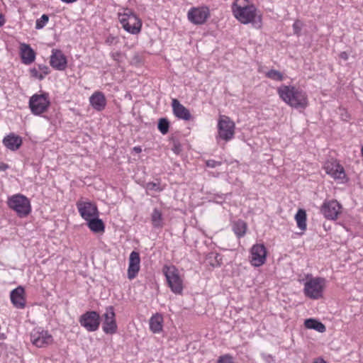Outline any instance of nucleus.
Returning a JSON list of instances; mask_svg holds the SVG:
<instances>
[{
	"instance_id": "nucleus-1",
	"label": "nucleus",
	"mask_w": 363,
	"mask_h": 363,
	"mask_svg": "<svg viewBox=\"0 0 363 363\" xmlns=\"http://www.w3.org/2000/svg\"><path fill=\"white\" fill-rule=\"evenodd\" d=\"M234 17L242 24L252 23L254 26L260 27L262 15L253 4L248 0H236L231 6Z\"/></svg>"
},
{
	"instance_id": "nucleus-2",
	"label": "nucleus",
	"mask_w": 363,
	"mask_h": 363,
	"mask_svg": "<svg viewBox=\"0 0 363 363\" xmlns=\"http://www.w3.org/2000/svg\"><path fill=\"white\" fill-rule=\"evenodd\" d=\"M280 98L287 104L296 108H304L307 106L305 92L292 86H281L278 90Z\"/></svg>"
},
{
	"instance_id": "nucleus-3",
	"label": "nucleus",
	"mask_w": 363,
	"mask_h": 363,
	"mask_svg": "<svg viewBox=\"0 0 363 363\" xmlns=\"http://www.w3.org/2000/svg\"><path fill=\"white\" fill-rule=\"evenodd\" d=\"M6 203L8 207L21 218L27 217L32 211L30 199L21 194H16L8 197Z\"/></svg>"
},
{
	"instance_id": "nucleus-4",
	"label": "nucleus",
	"mask_w": 363,
	"mask_h": 363,
	"mask_svg": "<svg viewBox=\"0 0 363 363\" xmlns=\"http://www.w3.org/2000/svg\"><path fill=\"white\" fill-rule=\"evenodd\" d=\"M118 20L128 33L137 35L141 31L142 21L131 9H125L122 13H119Z\"/></svg>"
},
{
	"instance_id": "nucleus-5",
	"label": "nucleus",
	"mask_w": 363,
	"mask_h": 363,
	"mask_svg": "<svg viewBox=\"0 0 363 363\" xmlns=\"http://www.w3.org/2000/svg\"><path fill=\"white\" fill-rule=\"evenodd\" d=\"M50 104L48 94L43 93L41 94H33L29 100V108L31 113L36 116H40L45 112Z\"/></svg>"
},
{
	"instance_id": "nucleus-6",
	"label": "nucleus",
	"mask_w": 363,
	"mask_h": 363,
	"mask_svg": "<svg viewBox=\"0 0 363 363\" xmlns=\"http://www.w3.org/2000/svg\"><path fill=\"white\" fill-rule=\"evenodd\" d=\"M325 172L333 178L338 184H345L348 178L344 167L337 161H328L324 164Z\"/></svg>"
},
{
	"instance_id": "nucleus-7",
	"label": "nucleus",
	"mask_w": 363,
	"mask_h": 363,
	"mask_svg": "<svg viewBox=\"0 0 363 363\" xmlns=\"http://www.w3.org/2000/svg\"><path fill=\"white\" fill-rule=\"evenodd\" d=\"M30 341L37 347H45L52 345L54 339L48 330L37 328L30 333Z\"/></svg>"
},
{
	"instance_id": "nucleus-8",
	"label": "nucleus",
	"mask_w": 363,
	"mask_h": 363,
	"mask_svg": "<svg viewBox=\"0 0 363 363\" xmlns=\"http://www.w3.org/2000/svg\"><path fill=\"white\" fill-rule=\"evenodd\" d=\"M164 274L172 292L181 294L183 289V280L179 276L178 270L174 266L166 267Z\"/></svg>"
},
{
	"instance_id": "nucleus-9",
	"label": "nucleus",
	"mask_w": 363,
	"mask_h": 363,
	"mask_svg": "<svg viewBox=\"0 0 363 363\" xmlns=\"http://www.w3.org/2000/svg\"><path fill=\"white\" fill-rule=\"evenodd\" d=\"M235 123L228 116H220L218 123V136L223 140H231L235 133Z\"/></svg>"
},
{
	"instance_id": "nucleus-10",
	"label": "nucleus",
	"mask_w": 363,
	"mask_h": 363,
	"mask_svg": "<svg viewBox=\"0 0 363 363\" xmlns=\"http://www.w3.org/2000/svg\"><path fill=\"white\" fill-rule=\"evenodd\" d=\"M210 17V10L208 6L191 8L187 13L188 20L194 25H203Z\"/></svg>"
},
{
	"instance_id": "nucleus-11",
	"label": "nucleus",
	"mask_w": 363,
	"mask_h": 363,
	"mask_svg": "<svg viewBox=\"0 0 363 363\" xmlns=\"http://www.w3.org/2000/svg\"><path fill=\"white\" fill-rule=\"evenodd\" d=\"M102 330L106 334L113 335L117 332L118 325L116 320V313L113 306L106 308L102 315Z\"/></svg>"
},
{
	"instance_id": "nucleus-12",
	"label": "nucleus",
	"mask_w": 363,
	"mask_h": 363,
	"mask_svg": "<svg viewBox=\"0 0 363 363\" xmlns=\"http://www.w3.org/2000/svg\"><path fill=\"white\" fill-rule=\"evenodd\" d=\"M79 322L88 332H94L99 328L100 315L96 311H87L79 317Z\"/></svg>"
},
{
	"instance_id": "nucleus-13",
	"label": "nucleus",
	"mask_w": 363,
	"mask_h": 363,
	"mask_svg": "<svg viewBox=\"0 0 363 363\" xmlns=\"http://www.w3.org/2000/svg\"><path fill=\"white\" fill-rule=\"evenodd\" d=\"M249 260L254 267H260L266 262L267 249L264 244H255L250 251Z\"/></svg>"
},
{
	"instance_id": "nucleus-14",
	"label": "nucleus",
	"mask_w": 363,
	"mask_h": 363,
	"mask_svg": "<svg viewBox=\"0 0 363 363\" xmlns=\"http://www.w3.org/2000/svg\"><path fill=\"white\" fill-rule=\"evenodd\" d=\"M76 206L80 216L86 221L99 216L97 206L91 201H79Z\"/></svg>"
},
{
	"instance_id": "nucleus-15",
	"label": "nucleus",
	"mask_w": 363,
	"mask_h": 363,
	"mask_svg": "<svg viewBox=\"0 0 363 363\" xmlns=\"http://www.w3.org/2000/svg\"><path fill=\"white\" fill-rule=\"evenodd\" d=\"M342 205L336 200H330L324 202L321 211L328 220H336L342 212Z\"/></svg>"
},
{
	"instance_id": "nucleus-16",
	"label": "nucleus",
	"mask_w": 363,
	"mask_h": 363,
	"mask_svg": "<svg viewBox=\"0 0 363 363\" xmlns=\"http://www.w3.org/2000/svg\"><path fill=\"white\" fill-rule=\"evenodd\" d=\"M50 65L55 70L64 71L67 67V59L62 50L52 49L50 57Z\"/></svg>"
},
{
	"instance_id": "nucleus-17",
	"label": "nucleus",
	"mask_w": 363,
	"mask_h": 363,
	"mask_svg": "<svg viewBox=\"0 0 363 363\" xmlns=\"http://www.w3.org/2000/svg\"><path fill=\"white\" fill-rule=\"evenodd\" d=\"M140 257L138 252H130L128 261V277L129 279L135 278L140 268Z\"/></svg>"
},
{
	"instance_id": "nucleus-18",
	"label": "nucleus",
	"mask_w": 363,
	"mask_h": 363,
	"mask_svg": "<svg viewBox=\"0 0 363 363\" xmlns=\"http://www.w3.org/2000/svg\"><path fill=\"white\" fill-rule=\"evenodd\" d=\"M19 55L23 64L29 65L32 64L36 58V53L30 45L25 43L20 44Z\"/></svg>"
},
{
	"instance_id": "nucleus-19",
	"label": "nucleus",
	"mask_w": 363,
	"mask_h": 363,
	"mask_svg": "<svg viewBox=\"0 0 363 363\" xmlns=\"http://www.w3.org/2000/svg\"><path fill=\"white\" fill-rule=\"evenodd\" d=\"M89 104L94 110L102 111L107 104L105 94L100 91H94L89 97Z\"/></svg>"
},
{
	"instance_id": "nucleus-20",
	"label": "nucleus",
	"mask_w": 363,
	"mask_h": 363,
	"mask_svg": "<svg viewBox=\"0 0 363 363\" xmlns=\"http://www.w3.org/2000/svg\"><path fill=\"white\" fill-rule=\"evenodd\" d=\"M172 107L174 115L179 119L189 121L191 115L189 111L183 106L177 99H174L172 101Z\"/></svg>"
},
{
	"instance_id": "nucleus-21",
	"label": "nucleus",
	"mask_w": 363,
	"mask_h": 363,
	"mask_svg": "<svg viewBox=\"0 0 363 363\" xmlns=\"http://www.w3.org/2000/svg\"><path fill=\"white\" fill-rule=\"evenodd\" d=\"M163 315L158 313L153 314L149 320L150 330L155 334L160 333L163 331Z\"/></svg>"
},
{
	"instance_id": "nucleus-22",
	"label": "nucleus",
	"mask_w": 363,
	"mask_h": 363,
	"mask_svg": "<svg viewBox=\"0 0 363 363\" xmlns=\"http://www.w3.org/2000/svg\"><path fill=\"white\" fill-rule=\"evenodd\" d=\"M3 144L9 150L16 151L21 146L22 138L14 133H10L3 139Z\"/></svg>"
},
{
	"instance_id": "nucleus-23",
	"label": "nucleus",
	"mask_w": 363,
	"mask_h": 363,
	"mask_svg": "<svg viewBox=\"0 0 363 363\" xmlns=\"http://www.w3.org/2000/svg\"><path fill=\"white\" fill-rule=\"evenodd\" d=\"M86 222L89 228L94 233H102L105 230L104 223L99 216L93 217Z\"/></svg>"
},
{
	"instance_id": "nucleus-24",
	"label": "nucleus",
	"mask_w": 363,
	"mask_h": 363,
	"mask_svg": "<svg viewBox=\"0 0 363 363\" xmlns=\"http://www.w3.org/2000/svg\"><path fill=\"white\" fill-rule=\"evenodd\" d=\"M151 221L155 228H162L163 227V218L160 210L153 209L151 214Z\"/></svg>"
},
{
	"instance_id": "nucleus-25",
	"label": "nucleus",
	"mask_w": 363,
	"mask_h": 363,
	"mask_svg": "<svg viewBox=\"0 0 363 363\" xmlns=\"http://www.w3.org/2000/svg\"><path fill=\"white\" fill-rule=\"evenodd\" d=\"M233 230L238 238L243 237L247 230V224L242 220L234 222L233 225Z\"/></svg>"
},
{
	"instance_id": "nucleus-26",
	"label": "nucleus",
	"mask_w": 363,
	"mask_h": 363,
	"mask_svg": "<svg viewBox=\"0 0 363 363\" xmlns=\"http://www.w3.org/2000/svg\"><path fill=\"white\" fill-rule=\"evenodd\" d=\"M298 228L301 230L306 229V213L303 209H298L295 215Z\"/></svg>"
},
{
	"instance_id": "nucleus-27",
	"label": "nucleus",
	"mask_w": 363,
	"mask_h": 363,
	"mask_svg": "<svg viewBox=\"0 0 363 363\" xmlns=\"http://www.w3.org/2000/svg\"><path fill=\"white\" fill-rule=\"evenodd\" d=\"M305 295H313L318 292V278L310 279L306 281L304 286Z\"/></svg>"
},
{
	"instance_id": "nucleus-28",
	"label": "nucleus",
	"mask_w": 363,
	"mask_h": 363,
	"mask_svg": "<svg viewBox=\"0 0 363 363\" xmlns=\"http://www.w3.org/2000/svg\"><path fill=\"white\" fill-rule=\"evenodd\" d=\"M206 259L208 263L213 267H218L221 264V257L220 255L218 253H209Z\"/></svg>"
},
{
	"instance_id": "nucleus-29",
	"label": "nucleus",
	"mask_w": 363,
	"mask_h": 363,
	"mask_svg": "<svg viewBox=\"0 0 363 363\" xmlns=\"http://www.w3.org/2000/svg\"><path fill=\"white\" fill-rule=\"evenodd\" d=\"M144 188L146 190V192L147 194H150V192L154 191V192H161L164 189V187L162 186L160 182H147Z\"/></svg>"
},
{
	"instance_id": "nucleus-30",
	"label": "nucleus",
	"mask_w": 363,
	"mask_h": 363,
	"mask_svg": "<svg viewBox=\"0 0 363 363\" xmlns=\"http://www.w3.org/2000/svg\"><path fill=\"white\" fill-rule=\"evenodd\" d=\"M157 128L162 135H166L169 128V121L165 118H160L157 124Z\"/></svg>"
},
{
	"instance_id": "nucleus-31",
	"label": "nucleus",
	"mask_w": 363,
	"mask_h": 363,
	"mask_svg": "<svg viewBox=\"0 0 363 363\" xmlns=\"http://www.w3.org/2000/svg\"><path fill=\"white\" fill-rule=\"evenodd\" d=\"M265 76L274 81L281 82L284 79L282 73L275 69H270L266 72Z\"/></svg>"
},
{
	"instance_id": "nucleus-32",
	"label": "nucleus",
	"mask_w": 363,
	"mask_h": 363,
	"mask_svg": "<svg viewBox=\"0 0 363 363\" xmlns=\"http://www.w3.org/2000/svg\"><path fill=\"white\" fill-rule=\"evenodd\" d=\"M13 305L17 308H23L26 306L25 296H11Z\"/></svg>"
},
{
	"instance_id": "nucleus-33",
	"label": "nucleus",
	"mask_w": 363,
	"mask_h": 363,
	"mask_svg": "<svg viewBox=\"0 0 363 363\" xmlns=\"http://www.w3.org/2000/svg\"><path fill=\"white\" fill-rule=\"evenodd\" d=\"M49 21V16L47 14H43L40 18H38L35 22V28L40 30L43 28Z\"/></svg>"
},
{
	"instance_id": "nucleus-34",
	"label": "nucleus",
	"mask_w": 363,
	"mask_h": 363,
	"mask_svg": "<svg viewBox=\"0 0 363 363\" xmlns=\"http://www.w3.org/2000/svg\"><path fill=\"white\" fill-rule=\"evenodd\" d=\"M304 325L307 328L318 330V320L315 319H307L305 320Z\"/></svg>"
},
{
	"instance_id": "nucleus-35",
	"label": "nucleus",
	"mask_w": 363,
	"mask_h": 363,
	"mask_svg": "<svg viewBox=\"0 0 363 363\" xmlns=\"http://www.w3.org/2000/svg\"><path fill=\"white\" fill-rule=\"evenodd\" d=\"M217 363H235L233 357L230 354H224L218 359Z\"/></svg>"
},
{
	"instance_id": "nucleus-36",
	"label": "nucleus",
	"mask_w": 363,
	"mask_h": 363,
	"mask_svg": "<svg viewBox=\"0 0 363 363\" xmlns=\"http://www.w3.org/2000/svg\"><path fill=\"white\" fill-rule=\"evenodd\" d=\"M30 76L33 78L38 79L39 80H43L44 79L43 74H41L38 69L35 67H33L30 69Z\"/></svg>"
},
{
	"instance_id": "nucleus-37",
	"label": "nucleus",
	"mask_w": 363,
	"mask_h": 363,
	"mask_svg": "<svg viewBox=\"0 0 363 363\" xmlns=\"http://www.w3.org/2000/svg\"><path fill=\"white\" fill-rule=\"evenodd\" d=\"M38 70L41 74H43L44 78L50 73L49 67L43 64L38 65Z\"/></svg>"
},
{
	"instance_id": "nucleus-38",
	"label": "nucleus",
	"mask_w": 363,
	"mask_h": 363,
	"mask_svg": "<svg viewBox=\"0 0 363 363\" xmlns=\"http://www.w3.org/2000/svg\"><path fill=\"white\" fill-rule=\"evenodd\" d=\"M301 22L299 21H296L293 24V30L294 34L299 35L301 30Z\"/></svg>"
},
{
	"instance_id": "nucleus-39",
	"label": "nucleus",
	"mask_w": 363,
	"mask_h": 363,
	"mask_svg": "<svg viewBox=\"0 0 363 363\" xmlns=\"http://www.w3.org/2000/svg\"><path fill=\"white\" fill-rule=\"evenodd\" d=\"M221 164V162L216 161L214 160H208L206 162V165L208 167L215 168Z\"/></svg>"
},
{
	"instance_id": "nucleus-40",
	"label": "nucleus",
	"mask_w": 363,
	"mask_h": 363,
	"mask_svg": "<svg viewBox=\"0 0 363 363\" xmlns=\"http://www.w3.org/2000/svg\"><path fill=\"white\" fill-rule=\"evenodd\" d=\"M24 292V288L19 286L16 289L11 290L9 295H23Z\"/></svg>"
},
{
	"instance_id": "nucleus-41",
	"label": "nucleus",
	"mask_w": 363,
	"mask_h": 363,
	"mask_svg": "<svg viewBox=\"0 0 363 363\" xmlns=\"http://www.w3.org/2000/svg\"><path fill=\"white\" fill-rule=\"evenodd\" d=\"M116 43L117 38L113 35H108L105 40V43L108 45H112L113 44H116Z\"/></svg>"
},
{
	"instance_id": "nucleus-42",
	"label": "nucleus",
	"mask_w": 363,
	"mask_h": 363,
	"mask_svg": "<svg viewBox=\"0 0 363 363\" xmlns=\"http://www.w3.org/2000/svg\"><path fill=\"white\" fill-rule=\"evenodd\" d=\"M172 151L175 154L179 155L181 152V151H182L181 145L179 143H174V145H173V147H172Z\"/></svg>"
},
{
	"instance_id": "nucleus-43",
	"label": "nucleus",
	"mask_w": 363,
	"mask_h": 363,
	"mask_svg": "<svg viewBox=\"0 0 363 363\" xmlns=\"http://www.w3.org/2000/svg\"><path fill=\"white\" fill-rule=\"evenodd\" d=\"M9 168V166L7 164H6L4 162H0V171L1 172L6 171Z\"/></svg>"
},
{
	"instance_id": "nucleus-44",
	"label": "nucleus",
	"mask_w": 363,
	"mask_h": 363,
	"mask_svg": "<svg viewBox=\"0 0 363 363\" xmlns=\"http://www.w3.org/2000/svg\"><path fill=\"white\" fill-rule=\"evenodd\" d=\"M6 23L5 16L0 13V27H2Z\"/></svg>"
},
{
	"instance_id": "nucleus-45",
	"label": "nucleus",
	"mask_w": 363,
	"mask_h": 363,
	"mask_svg": "<svg viewBox=\"0 0 363 363\" xmlns=\"http://www.w3.org/2000/svg\"><path fill=\"white\" fill-rule=\"evenodd\" d=\"M339 57L344 60H347L348 59V54L346 52H342L340 53Z\"/></svg>"
},
{
	"instance_id": "nucleus-46",
	"label": "nucleus",
	"mask_w": 363,
	"mask_h": 363,
	"mask_svg": "<svg viewBox=\"0 0 363 363\" xmlns=\"http://www.w3.org/2000/svg\"><path fill=\"white\" fill-rule=\"evenodd\" d=\"M325 331V326L320 322H319V333H323Z\"/></svg>"
},
{
	"instance_id": "nucleus-47",
	"label": "nucleus",
	"mask_w": 363,
	"mask_h": 363,
	"mask_svg": "<svg viewBox=\"0 0 363 363\" xmlns=\"http://www.w3.org/2000/svg\"><path fill=\"white\" fill-rule=\"evenodd\" d=\"M323 281H324V279H321L320 278H319V281H318V283H319V295H320V294L322 293L320 288H321V284Z\"/></svg>"
},
{
	"instance_id": "nucleus-48",
	"label": "nucleus",
	"mask_w": 363,
	"mask_h": 363,
	"mask_svg": "<svg viewBox=\"0 0 363 363\" xmlns=\"http://www.w3.org/2000/svg\"><path fill=\"white\" fill-rule=\"evenodd\" d=\"M61 1H62L63 3H66V4H72L74 2H76L77 0H60Z\"/></svg>"
},
{
	"instance_id": "nucleus-49",
	"label": "nucleus",
	"mask_w": 363,
	"mask_h": 363,
	"mask_svg": "<svg viewBox=\"0 0 363 363\" xmlns=\"http://www.w3.org/2000/svg\"><path fill=\"white\" fill-rule=\"evenodd\" d=\"M133 150L135 152H136L138 153H140L142 151V149L140 147H134Z\"/></svg>"
},
{
	"instance_id": "nucleus-50",
	"label": "nucleus",
	"mask_w": 363,
	"mask_h": 363,
	"mask_svg": "<svg viewBox=\"0 0 363 363\" xmlns=\"http://www.w3.org/2000/svg\"><path fill=\"white\" fill-rule=\"evenodd\" d=\"M319 363H326V362L323 360L322 358H319Z\"/></svg>"
},
{
	"instance_id": "nucleus-51",
	"label": "nucleus",
	"mask_w": 363,
	"mask_h": 363,
	"mask_svg": "<svg viewBox=\"0 0 363 363\" xmlns=\"http://www.w3.org/2000/svg\"><path fill=\"white\" fill-rule=\"evenodd\" d=\"M311 297L313 298L314 299H315L318 296H311Z\"/></svg>"
},
{
	"instance_id": "nucleus-52",
	"label": "nucleus",
	"mask_w": 363,
	"mask_h": 363,
	"mask_svg": "<svg viewBox=\"0 0 363 363\" xmlns=\"http://www.w3.org/2000/svg\"><path fill=\"white\" fill-rule=\"evenodd\" d=\"M313 363H318V362L317 361H314Z\"/></svg>"
}]
</instances>
